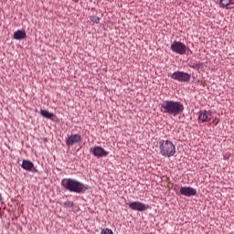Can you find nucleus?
<instances>
[{"mask_svg": "<svg viewBox=\"0 0 234 234\" xmlns=\"http://www.w3.org/2000/svg\"><path fill=\"white\" fill-rule=\"evenodd\" d=\"M230 157H231V154H225L223 155L224 160H229Z\"/></svg>", "mask_w": 234, "mask_h": 234, "instance_id": "20", "label": "nucleus"}, {"mask_svg": "<svg viewBox=\"0 0 234 234\" xmlns=\"http://www.w3.org/2000/svg\"><path fill=\"white\" fill-rule=\"evenodd\" d=\"M231 5V0H220V8H226Z\"/></svg>", "mask_w": 234, "mask_h": 234, "instance_id": "15", "label": "nucleus"}, {"mask_svg": "<svg viewBox=\"0 0 234 234\" xmlns=\"http://www.w3.org/2000/svg\"><path fill=\"white\" fill-rule=\"evenodd\" d=\"M208 114H211L210 111H204V112H199L198 115V122H201V123H205L206 122H209V117L207 116Z\"/></svg>", "mask_w": 234, "mask_h": 234, "instance_id": "10", "label": "nucleus"}, {"mask_svg": "<svg viewBox=\"0 0 234 234\" xmlns=\"http://www.w3.org/2000/svg\"><path fill=\"white\" fill-rule=\"evenodd\" d=\"M170 48L172 52L179 54L180 56H184L187 50V47H186L185 44L180 41H174V43L170 46Z\"/></svg>", "mask_w": 234, "mask_h": 234, "instance_id": "5", "label": "nucleus"}, {"mask_svg": "<svg viewBox=\"0 0 234 234\" xmlns=\"http://www.w3.org/2000/svg\"><path fill=\"white\" fill-rule=\"evenodd\" d=\"M40 114L41 116H43L44 118H48V119H50V118H53L54 114L52 112H49L47 110H41L40 111Z\"/></svg>", "mask_w": 234, "mask_h": 234, "instance_id": "13", "label": "nucleus"}, {"mask_svg": "<svg viewBox=\"0 0 234 234\" xmlns=\"http://www.w3.org/2000/svg\"><path fill=\"white\" fill-rule=\"evenodd\" d=\"M90 19L91 23H95L96 25H99L101 18H100V16H90Z\"/></svg>", "mask_w": 234, "mask_h": 234, "instance_id": "16", "label": "nucleus"}, {"mask_svg": "<svg viewBox=\"0 0 234 234\" xmlns=\"http://www.w3.org/2000/svg\"><path fill=\"white\" fill-rule=\"evenodd\" d=\"M129 207L133 211H145V209H147L145 204L140 201H133L132 203H129Z\"/></svg>", "mask_w": 234, "mask_h": 234, "instance_id": "6", "label": "nucleus"}, {"mask_svg": "<svg viewBox=\"0 0 234 234\" xmlns=\"http://www.w3.org/2000/svg\"><path fill=\"white\" fill-rule=\"evenodd\" d=\"M82 138L80 134H71L69 137H68L66 141V145L68 147H70L71 145H74L75 144H80L81 142Z\"/></svg>", "mask_w": 234, "mask_h": 234, "instance_id": "7", "label": "nucleus"}, {"mask_svg": "<svg viewBox=\"0 0 234 234\" xmlns=\"http://www.w3.org/2000/svg\"><path fill=\"white\" fill-rule=\"evenodd\" d=\"M172 80L181 83H189L191 81V74L184 71H176L171 75Z\"/></svg>", "mask_w": 234, "mask_h": 234, "instance_id": "4", "label": "nucleus"}, {"mask_svg": "<svg viewBox=\"0 0 234 234\" xmlns=\"http://www.w3.org/2000/svg\"><path fill=\"white\" fill-rule=\"evenodd\" d=\"M93 155L97 158H102L103 156H107L109 152L105 151L101 146H96L93 148Z\"/></svg>", "mask_w": 234, "mask_h": 234, "instance_id": "9", "label": "nucleus"}, {"mask_svg": "<svg viewBox=\"0 0 234 234\" xmlns=\"http://www.w3.org/2000/svg\"><path fill=\"white\" fill-rule=\"evenodd\" d=\"M22 169H25L26 171H31L34 169V163L30 162L28 160H24L21 165Z\"/></svg>", "mask_w": 234, "mask_h": 234, "instance_id": "11", "label": "nucleus"}, {"mask_svg": "<svg viewBox=\"0 0 234 234\" xmlns=\"http://www.w3.org/2000/svg\"><path fill=\"white\" fill-rule=\"evenodd\" d=\"M219 122H220V119H218V118H215L212 121V124L215 125V126L218 125Z\"/></svg>", "mask_w": 234, "mask_h": 234, "instance_id": "19", "label": "nucleus"}, {"mask_svg": "<svg viewBox=\"0 0 234 234\" xmlns=\"http://www.w3.org/2000/svg\"><path fill=\"white\" fill-rule=\"evenodd\" d=\"M64 206H65V207H74V202H72V201H66L64 203Z\"/></svg>", "mask_w": 234, "mask_h": 234, "instance_id": "18", "label": "nucleus"}, {"mask_svg": "<svg viewBox=\"0 0 234 234\" xmlns=\"http://www.w3.org/2000/svg\"><path fill=\"white\" fill-rule=\"evenodd\" d=\"M27 37V33L23 30H17L14 33V39H16L17 41L21 39H25Z\"/></svg>", "mask_w": 234, "mask_h": 234, "instance_id": "12", "label": "nucleus"}, {"mask_svg": "<svg viewBox=\"0 0 234 234\" xmlns=\"http://www.w3.org/2000/svg\"><path fill=\"white\" fill-rule=\"evenodd\" d=\"M61 186L71 193H85L89 189L81 182L74 179H62Z\"/></svg>", "mask_w": 234, "mask_h": 234, "instance_id": "2", "label": "nucleus"}, {"mask_svg": "<svg viewBox=\"0 0 234 234\" xmlns=\"http://www.w3.org/2000/svg\"><path fill=\"white\" fill-rule=\"evenodd\" d=\"M1 200H3V197H2V196H1V194H0V202H1Z\"/></svg>", "mask_w": 234, "mask_h": 234, "instance_id": "21", "label": "nucleus"}, {"mask_svg": "<svg viewBox=\"0 0 234 234\" xmlns=\"http://www.w3.org/2000/svg\"><path fill=\"white\" fill-rule=\"evenodd\" d=\"M191 69H195L196 70H200V69H204V63L198 62V63H194L193 65H190Z\"/></svg>", "mask_w": 234, "mask_h": 234, "instance_id": "14", "label": "nucleus"}, {"mask_svg": "<svg viewBox=\"0 0 234 234\" xmlns=\"http://www.w3.org/2000/svg\"><path fill=\"white\" fill-rule=\"evenodd\" d=\"M161 112L169 116H178L184 112V104L178 101H165L161 104Z\"/></svg>", "mask_w": 234, "mask_h": 234, "instance_id": "1", "label": "nucleus"}, {"mask_svg": "<svg viewBox=\"0 0 234 234\" xmlns=\"http://www.w3.org/2000/svg\"><path fill=\"white\" fill-rule=\"evenodd\" d=\"M180 193L184 197H195L197 195V189H195L191 186H182L180 188Z\"/></svg>", "mask_w": 234, "mask_h": 234, "instance_id": "8", "label": "nucleus"}, {"mask_svg": "<svg viewBox=\"0 0 234 234\" xmlns=\"http://www.w3.org/2000/svg\"><path fill=\"white\" fill-rule=\"evenodd\" d=\"M101 234H114L111 229H103Z\"/></svg>", "mask_w": 234, "mask_h": 234, "instance_id": "17", "label": "nucleus"}, {"mask_svg": "<svg viewBox=\"0 0 234 234\" xmlns=\"http://www.w3.org/2000/svg\"><path fill=\"white\" fill-rule=\"evenodd\" d=\"M159 149L162 156H166L167 158H171V156H175L176 154V147L173 142L169 140L161 141Z\"/></svg>", "mask_w": 234, "mask_h": 234, "instance_id": "3", "label": "nucleus"}]
</instances>
